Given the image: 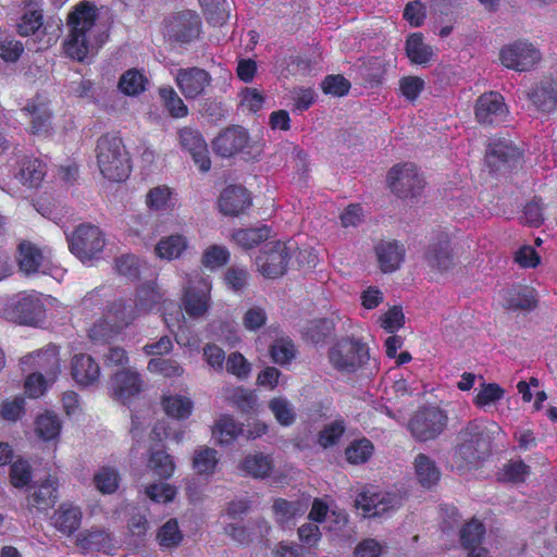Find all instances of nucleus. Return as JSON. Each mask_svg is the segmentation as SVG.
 Wrapping results in <instances>:
<instances>
[{
  "mask_svg": "<svg viewBox=\"0 0 557 557\" xmlns=\"http://www.w3.org/2000/svg\"><path fill=\"white\" fill-rule=\"evenodd\" d=\"M498 425L483 418L472 419L461 428L453 448V461L459 471L471 470L492 454L493 432Z\"/></svg>",
  "mask_w": 557,
  "mask_h": 557,
  "instance_id": "nucleus-1",
  "label": "nucleus"
},
{
  "mask_svg": "<svg viewBox=\"0 0 557 557\" xmlns=\"http://www.w3.org/2000/svg\"><path fill=\"white\" fill-rule=\"evenodd\" d=\"M98 17V7L89 0L78 2L67 13L69 34L64 41V51L70 59L83 63L96 48L91 42V32L96 27Z\"/></svg>",
  "mask_w": 557,
  "mask_h": 557,
  "instance_id": "nucleus-2",
  "label": "nucleus"
},
{
  "mask_svg": "<svg viewBox=\"0 0 557 557\" xmlns=\"http://www.w3.org/2000/svg\"><path fill=\"white\" fill-rule=\"evenodd\" d=\"M97 164L109 182H124L132 173V158L123 140L113 133H106L97 141Z\"/></svg>",
  "mask_w": 557,
  "mask_h": 557,
  "instance_id": "nucleus-3",
  "label": "nucleus"
},
{
  "mask_svg": "<svg viewBox=\"0 0 557 557\" xmlns=\"http://www.w3.org/2000/svg\"><path fill=\"white\" fill-rule=\"evenodd\" d=\"M331 367L342 374H355L370 363V348L362 338L354 335L334 341L327 351Z\"/></svg>",
  "mask_w": 557,
  "mask_h": 557,
  "instance_id": "nucleus-4",
  "label": "nucleus"
},
{
  "mask_svg": "<svg viewBox=\"0 0 557 557\" xmlns=\"http://www.w3.org/2000/svg\"><path fill=\"white\" fill-rule=\"evenodd\" d=\"M138 314L135 307L119 298L109 304L104 318L90 327L89 337L94 342H108L131 325Z\"/></svg>",
  "mask_w": 557,
  "mask_h": 557,
  "instance_id": "nucleus-5",
  "label": "nucleus"
},
{
  "mask_svg": "<svg viewBox=\"0 0 557 557\" xmlns=\"http://www.w3.org/2000/svg\"><path fill=\"white\" fill-rule=\"evenodd\" d=\"M163 25H165V35L169 41L180 48L191 46L203 35L202 17L193 10L171 13L163 21Z\"/></svg>",
  "mask_w": 557,
  "mask_h": 557,
  "instance_id": "nucleus-6",
  "label": "nucleus"
},
{
  "mask_svg": "<svg viewBox=\"0 0 557 557\" xmlns=\"http://www.w3.org/2000/svg\"><path fill=\"white\" fill-rule=\"evenodd\" d=\"M45 312L44 301L27 292L12 296L0 307L2 318L22 325H35L44 319Z\"/></svg>",
  "mask_w": 557,
  "mask_h": 557,
  "instance_id": "nucleus-7",
  "label": "nucleus"
},
{
  "mask_svg": "<svg viewBox=\"0 0 557 557\" xmlns=\"http://www.w3.org/2000/svg\"><path fill=\"white\" fill-rule=\"evenodd\" d=\"M449 417L437 406H422L409 418L408 431L420 443L436 440L447 428Z\"/></svg>",
  "mask_w": 557,
  "mask_h": 557,
  "instance_id": "nucleus-8",
  "label": "nucleus"
},
{
  "mask_svg": "<svg viewBox=\"0 0 557 557\" xmlns=\"http://www.w3.org/2000/svg\"><path fill=\"white\" fill-rule=\"evenodd\" d=\"M391 191L400 199L416 198L424 187V180L416 163H397L386 177Z\"/></svg>",
  "mask_w": 557,
  "mask_h": 557,
  "instance_id": "nucleus-9",
  "label": "nucleus"
},
{
  "mask_svg": "<svg viewBox=\"0 0 557 557\" xmlns=\"http://www.w3.org/2000/svg\"><path fill=\"white\" fill-rule=\"evenodd\" d=\"M67 242L70 251L83 262L97 258L104 248L102 231L90 224L76 227Z\"/></svg>",
  "mask_w": 557,
  "mask_h": 557,
  "instance_id": "nucleus-10",
  "label": "nucleus"
},
{
  "mask_svg": "<svg viewBox=\"0 0 557 557\" xmlns=\"http://www.w3.org/2000/svg\"><path fill=\"white\" fill-rule=\"evenodd\" d=\"M211 301V282L203 276L196 275L190 280L181 297V305L190 318H200L207 314Z\"/></svg>",
  "mask_w": 557,
  "mask_h": 557,
  "instance_id": "nucleus-11",
  "label": "nucleus"
},
{
  "mask_svg": "<svg viewBox=\"0 0 557 557\" xmlns=\"http://www.w3.org/2000/svg\"><path fill=\"white\" fill-rule=\"evenodd\" d=\"M290 259L292 253L286 244L277 240L268 244L260 251L256 263L258 270L265 278L275 280L286 272Z\"/></svg>",
  "mask_w": 557,
  "mask_h": 557,
  "instance_id": "nucleus-12",
  "label": "nucleus"
},
{
  "mask_svg": "<svg viewBox=\"0 0 557 557\" xmlns=\"http://www.w3.org/2000/svg\"><path fill=\"white\" fill-rule=\"evenodd\" d=\"M174 82L185 99L194 100L206 95L212 76L206 69L193 65L177 69Z\"/></svg>",
  "mask_w": 557,
  "mask_h": 557,
  "instance_id": "nucleus-13",
  "label": "nucleus"
},
{
  "mask_svg": "<svg viewBox=\"0 0 557 557\" xmlns=\"http://www.w3.org/2000/svg\"><path fill=\"white\" fill-rule=\"evenodd\" d=\"M542 59L541 51L532 44L523 40H517L500 49L499 60L508 69L516 71H528L539 63Z\"/></svg>",
  "mask_w": 557,
  "mask_h": 557,
  "instance_id": "nucleus-14",
  "label": "nucleus"
},
{
  "mask_svg": "<svg viewBox=\"0 0 557 557\" xmlns=\"http://www.w3.org/2000/svg\"><path fill=\"white\" fill-rule=\"evenodd\" d=\"M509 114L505 98L499 92L482 94L475 100L474 116L481 125H497L504 123Z\"/></svg>",
  "mask_w": 557,
  "mask_h": 557,
  "instance_id": "nucleus-15",
  "label": "nucleus"
},
{
  "mask_svg": "<svg viewBox=\"0 0 557 557\" xmlns=\"http://www.w3.org/2000/svg\"><path fill=\"white\" fill-rule=\"evenodd\" d=\"M522 159V152L506 138H495L488 145L485 162L492 172L517 165Z\"/></svg>",
  "mask_w": 557,
  "mask_h": 557,
  "instance_id": "nucleus-16",
  "label": "nucleus"
},
{
  "mask_svg": "<svg viewBox=\"0 0 557 557\" xmlns=\"http://www.w3.org/2000/svg\"><path fill=\"white\" fill-rule=\"evenodd\" d=\"M45 26L44 0H24L15 23V32L22 37L37 35Z\"/></svg>",
  "mask_w": 557,
  "mask_h": 557,
  "instance_id": "nucleus-17",
  "label": "nucleus"
},
{
  "mask_svg": "<svg viewBox=\"0 0 557 557\" xmlns=\"http://www.w3.org/2000/svg\"><path fill=\"white\" fill-rule=\"evenodd\" d=\"M181 147L188 150L194 163L201 172H208L211 168L209 150L201 132L191 127H184L178 131Z\"/></svg>",
  "mask_w": 557,
  "mask_h": 557,
  "instance_id": "nucleus-18",
  "label": "nucleus"
},
{
  "mask_svg": "<svg viewBox=\"0 0 557 557\" xmlns=\"http://www.w3.org/2000/svg\"><path fill=\"white\" fill-rule=\"evenodd\" d=\"M248 140L249 136L245 128L232 126L215 136L212 140V149L218 156L230 158L244 150Z\"/></svg>",
  "mask_w": 557,
  "mask_h": 557,
  "instance_id": "nucleus-19",
  "label": "nucleus"
},
{
  "mask_svg": "<svg viewBox=\"0 0 557 557\" xmlns=\"http://www.w3.org/2000/svg\"><path fill=\"white\" fill-rule=\"evenodd\" d=\"M251 205L249 191L242 185H227L218 198V209L226 216H239Z\"/></svg>",
  "mask_w": 557,
  "mask_h": 557,
  "instance_id": "nucleus-20",
  "label": "nucleus"
},
{
  "mask_svg": "<svg viewBox=\"0 0 557 557\" xmlns=\"http://www.w3.org/2000/svg\"><path fill=\"white\" fill-rule=\"evenodd\" d=\"M424 259L431 268H435L441 272L448 271L455 267L454 252L447 233H438L436 240L426 248Z\"/></svg>",
  "mask_w": 557,
  "mask_h": 557,
  "instance_id": "nucleus-21",
  "label": "nucleus"
},
{
  "mask_svg": "<svg viewBox=\"0 0 557 557\" xmlns=\"http://www.w3.org/2000/svg\"><path fill=\"white\" fill-rule=\"evenodd\" d=\"M140 374L136 371L124 369L111 376V394L113 397L126 404L141 391Z\"/></svg>",
  "mask_w": 557,
  "mask_h": 557,
  "instance_id": "nucleus-22",
  "label": "nucleus"
},
{
  "mask_svg": "<svg viewBox=\"0 0 557 557\" xmlns=\"http://www.w3.org/2000/svg\"><path fill=\"white\" fill-rule=\"evenodd\" d=\"M70 371L73 381L81 386H89L100 379V366L91 356L79 352L72 357Z\"/></svg>",
  "mask_w": 557,
  "mask_h": 557,
  "instance_id": "nucleus-23",
  "label": "nucleus"
},
{
  "mask_svg": "<svg viewBox=\"0 0 557 557\" xmlns=\"http://www.w3.org/2000/svg\"><path fill=\"white\" fill-rule=\"evenodd\" d=\"M505 308L516 311H533L539 307V294L528 285H515L506 292Z\"/></svg>",
  "mask_w": 557,
  "mask_h": 557,
  "instance_id": "nucleus-24",
  "label": "nucleus"
},
{
  "mask_svg": "<svg viewBox=\"0 0 557 557\" xmlns=\"http://www.w3.org/2000/svg\"><path fill=\"white\" fill-rule=\"evenodd\" d=\"M15 258L18 270L26 275L38 273L46 262L42 250L28 240L18 244Z\"/></svg>",
  "mask_w": 557,
  "mask_h": 557,
  "instance_id": "nucleus-25",
  "label": "nucleus"
},
{
  "mask_svg": "<svg viewBox=\"0 0 557 557\" xmlns=\"http://www.w3.org/2000/svg\"><path fill=\"white\" fill-rule=\"evenodd\" d=\"M528 99L542 113L557 110V81L545 79L539 83L528 94Z\"/></svg>",
  "mask_w": 557,
  "mask_h": 557,
  "instance_id": "nucleus-26",
  "label": "nucleus"
},
{
  "mask_svg": "<svg viewBox=\"0 0 557 557\" xmlns=\"http://www.w3.org/2000/svg\"><path fill=\"white\" fill-rule=\"evenodd\" d=\"M376 260L384 273H392L399 269L405 259V248L397 240L381 242L374 248Z\"/></svg>",
  "mask_w": 557,
  "mask_h": 557,
  "instance_id": "nucleus-27",
  "label": "nucleus"
},
{
  "mask_svg": "<svg viewBox=\"0 0 557 557\" xmlns=\"http://www.w3.org/2000/svg\"><path fill=\"white\" fill-rule=\"evenodd\" d=\"M76 545L83 553H110L114 549L112 535L103 529H91L79 532L76 537Z\"/></svg>",
  "mask_w": 557,
  "mask_h": 557,
  "instance_id": "nucleus-28",
  "label": "nucleus"
},
{
  "mask_svg": "<svg viewBox=\"0 0 557 557\" xmlns=\"http://www.w3.org/2000/svg\"><path fill=\"white\" fill-rule=\"evenodd\" d=\"M51 519L55 530L65 535H71L81 528L83 512L81 507L70 503H63L60 505L59 509L54 511Z\"/></svg>",
  "mask_w": 557,
  "mask_h": 557,
  "instance_id": "nucleus-29",
  "label": "nucleus"
},
{
  "mask_svg": "<svg viewBox=\"0 0 557 557\" xmlns=\"http://www.w3.org/2000/svg\"><path fill=\"white\" fill-rule=\"evenodd\" d=\"M22 111L30 117V131L33 134L50 132L52 115L47 103L32 99L22 108Z\"/></svg>",
  "mask_w": 557,
  "mask_h": 557,
  "instance_id": "nucleus-30",
  "label": "nucleus"
},
{
  "mask_svg": "<svg viewBox=\"0 0 557 557\" xmlns=\"http://www.w3.org/2000/svg\"><path fill=\"white\" fill-rule=\"evenodd\" d=\"M356 503L363 509L367 517H381L397 504V498L382 493H373L370 496L362 493Z\"/></svg>",
  "mask_w": 557,
  "mask_h": 557,
  "instance_id": "nucleus-31",
  "label": "nucleus"
},
{
  "mask_svg": "<svg viewBox=\"0 0 557 557\" xmlns=\"http://www.w3.org/2000/svg\"><path fill=\"white\" fill-rule=\"evenodd\" d=\"M47 174L46 163L37 158L25 157L20 163L18 181L30 188H37Z\"/></svg>",
  "mask_w": 557,
  "mask_h": 557,
  "instance_id": "nucleus-32",
  "label": "nucleus"
},
{
  "mask_svg": "<svg viewBox=\"0 0 557 557\" xmlns=\"http://www.w3.org/2000/svg\"><path fill=\"white\" fill-rule=\"evenodd\" d=\"M162 297L154 282L144 283L137 288L134 307L139 314L150 313L158 309Z\"/></svg>",
  "mask_w": 557,
  "mask_h": 557,
  "instance_id": "nucleus-33",
  "label": "nucleus"
},
{
  "mask_svg": "<svg viewBox=\"0 0 557 557\" xmlns=\"http://www.w3.org/2000/svg\"><path fill=\"white\" fill-rule=\"evenodd\" d=\"M414 469L418 482L425 488H431L441 480V470L435 461L423 453L417 455Z\"/></svg>",
  "mask_w": 557,
  "mask_h": 557,
  "instance_id": "nucleus-34",
  "label": "nucleus"
},
{
  "mask_svg": "<svg viewBox=\"0 0 557 557\" xmlns=\"http://www.w3.org/2000/svg\"><path fill=\"white\" fill-rule=\"evenodd\" d=\"M149 86V79L143 70L132 67L126 70L120 77L117 87L120 91L128 97L141 95Z\"/></svg>",
  "mask_w": 557,
  "mask_h": 557,
  "instance_id": "nucleus-35",
  "label": "nucleus"
},
{
  "mask_svg": "<svg viewBox=\"0 0 557 557\" xmlns=\"http://www.w3.org/2000/svg\"><path fill=\"white\" fill-rule=\"evenodd\" d=\"M405 49L411 64H428L432 60V48L423 42V34L420 32L407 37Z\"/></svg>",
  "mask_w": 557,
  "mask_h": 557,
  "instance_id": "nucleus-36",
  "label": "nucleus"
},
{
  "mask_svg": "<svg viewBox=\"0 0 557 557\" xmlns=\"http://www.w3.org/2000/svg\"><path fill=\"white\" fill-rule=\"evenodd\" d=\"M187 248L188 240L186 236L172 234L159 240L156 246V253L159 258L171 261L177 259Z\"/></svg>",
  "mask_w": 557,
  "mask_h": 557,
  "instance_id": "nucleus-37",
  "label": "nucleus"
},
{
  "mask_svg": "<svg viewBox=\"0 0 557 557\" xmlns=\"http://www.w3.org/2000/svg\"><path fill=\"white\" fill-rule=\"evenodd\" d=\"M161 104L174 119L188 116L189 109L172 86H162L158 90Z\"/></svg>",
  "mask_w": 557,
  "mask_h": 557,
  "instance_id": "nucleus-38",
  "label": "nucleus"
},
{
  "mask_svg": "<svg viewBox=\"0 0 557 557\" xmlns=\"http://www.w3.org/2000/svg\"><path fill=\"white\" fill-rule=\"evenodd\" d=\"M243 432V424L235 421L232 416H222L212 429V435L221 445L232 444Z\"/></svg>",
  "mask_w": 557,
  "mask_h": 557,
  "instance_id": "nucleus-39",
  "label": "nucleus"
},
{
  "mask_svg": "<svg viewBox=\"0 0 557 557\" xmlns=\"http://www.w3.org/2000/svg\"><path fill=\"white\" fill-rule=\"evenodd\" d=\"M335 332V323L331 318H319L312 320L302 335L305 341L314 345L323 344Z\"/></svg>",
  "mask_w": 557,
  "mask_h": 557,
  "instance_id": "nucleus-40",
  "label": "nucleus"
},
{
  "mask_svg": "<svg viewBox=\"0 0 557 557\" xmlns=\"http://www.w3.org/2000/svg\"><path fill=\"white\" fill-rule=\"evenodd\" d=\"M244 472L256 479H264L273 469V460L262 453L247 455L240 463Z\"/></svg>",
  "mask_w": 557,
  "mask_h": 557,
  "instance_id": "nucleus-41",
  "label": "nucleus"
},
{
  "mask_svg": "<svg viewBox=\"0 0 557 557\" xmlns=\"http://www.w3.org/2000/svg\"><path fill=\"white\" fill-rule=\"evenodd\" d=\"M271 230L267 225L257 228L238 230L233 233L235 244L243 249H252L270 237Z\"/></svg>",
  "mask_w": 557,
  "mask_h": 557,
  "instance_id": "nucleus-42",
  "label": "nucleus"
},
{
  "mask_svg": "<svg viewBox=\"0 0 557 557\" xmlns=\"http://www.w3.org/2000/svg\"><path fill=\"white\" fill-rule=\"evenodd\" d=\"M207 22L211 26H223L230 16L226 0H198Z\"/></svg>",
  "mask_w": 557,
  "mask_h": 557,
  "instance_id": "nucleus-43",
  "label": "nucleus"
},
{
  "mask_svg": "<svg viewBox=\"0 0 557 557\" xmlns=\"http://www.w3.org/2000/svg\"><path fill=\"white\" fill-rule=\"evenodd\" d=\"M57 499V483L52 480H47L42 483L36 484L30 495V502L38 510H47L51 508Z\"/></svg>",
  "mask_w": 557,
  "mask_h": 557,
  "instance_id": "nucleus-44",
  "label": "nucleus"
},
{
  "mask_svg": "<svg viewBox=\"0 0 557 557\" xmlns=\"http://www.w3.org/2000/svg\"><path fill=\"white\" fill-rule=\"evenodd\" d=\"M120 473L111 466H101L94 475V483L96 488L102 495L114 494L120 485Z\"/></svg>",
  "mask_w": 557,
  "mask_h": 557,
  "instance_id": "nucleus-45",
  "label": "nucleus"
},
{
  "mask_svg": "<svg viewBox=\"0 0 557 557\" xmlns=\"http://www.w3.org/2000/svg\"><path fill=\"white\" fill-rule=\"evenodd\" d=\"M157 543L161 549L176 548L184 540V534L178 529L175 518H171L157 531Z\"/></svg>",
  "mask_w": 557,
  "mask_h": 557,
  "instance_id": "nucleus-46",
  "label": "nucleus"
},
{
  "mask_svg": "<svg viewBox=\"0 0 557 557\" xmlns=\"http://www.w3.org/2000/svg\"><path fill=\"white\" fill-rule=\"evenodd\" d=\"M145 203L156 212L171 211L174 203L172 201V189L168 185H159L146 194Z\"/></svg>",
  "mask_w": 557,
  "mask_h": 557,
  "instance_id": "nucleus-47",
  "label": "nucleus"
},
{
  "mask_svg": "<svg viewBox=\"0 0 557 557\" xmlns=\"http://www.w3.org/2000/svg\"><path fill=\"white\" fill-rule=\"evenodd\" d=\"M346 432L345 419L339 417L326 424L318 432L317 442L321 448L329 449L335 446Z\"/></svg>",
  "mask_w": 557,
  "mask_h": 557,
  "instance_id": "nucleus-48",
  "label": "nucleus"
},
{
  "mask_svg": "<svg viewBox=\"0 0 557 557\" xmlns=\"http://www.w3.org/2000/svg\"><path fill=\"white\" fill-rule=\"evenodd\" d=\"M161 404L166 414L178 420L187 419L194 406L190 398L180 395L163 397Z\"/></svg>",
  "mask_w": 557,
  "mask_h": 557,
  "instance_id": "nucleus-49",
  "label": "nucleus"
},
{
  "mask_svg": "<svg viewBox=\"0 0 557 557\" xmlns=\"http://www.w3.org/2000/svg\"><path fill=\"white\" fill-rule=\"evenodd\" d=\"M485 533L486 528L476 519L465 523L459 532L461 547L463 549L479 547Z\"/></svg>",
  "mask_w": 557,
  "mask_h": 557,
  "instance_id": "nucleus-50",
  "label": "nucleus"
},
{
  "mask_svg": "<svg viewBox=\"0 0 557 557\" xmlns=\"http://www.w3.org/2000/svg\"><path fill=\"white\" fill-rule=\"evenodd\" d=\"M149 467L152 472L161 480H169L172 478L175 463L170 454L164 450H153L150 455Z\"/></svg>",
  "mask_w": 557,
  "mask_h": 557,
  "instance_id": "nucleus-51",
  "label": "nucleus"
},
{
  "mask_svg": "<svg viewBox=\"0 0 557 557\" xmlns=\"http://www.w3.org/2000/svg\"><path fill=\"white\" fill-rule=\"evenodd\" d=\"M62 425L54 413H42L35 420V432L38 437L51 441L60 435Z\"/></svg>",
  "mask_w": 557,
  "mask_h": 557,
  "instance_id": "nucleus-52",
  "label": "nucleus"
},
{
  "mask_svg": "<svg viewBox=\"0 0 557 557\" xmlns=\"http://www.w3.org/2000/svg\"><path fill=\"white\" fill-rule=\"evenodd\" d=\"M216 465H219V457L214 448L202 447L195 450L193 467L198 474H212Z\"/></svg>",
  "mask_w": 557,
  "mask_h": 557,
  "instance_id": "nucleus-53",
  "label": "nucleus"
},
{
  "mask_svg": "<svg viewBox=\"0 0 557 557\" xmlns=\"http://www.w3.org/2000/svg\"><path fill=\"white\" fill-rule=\"evenodd\" d=\"M373 444L370 440L363 437L349 444L345 450L346 459L350 465H363L373 454Z\"/></svg>",
  "mask_w": 557,
  "mask_h": 557,
  "instance_id": "nucleus-54",
  "label": "nucleus"
},
{
  "mask_svg": "<svg viewBox=\"0 0 557 557\" xmlns=\"http://www.w3.org/2000/svg\"><path fill=\"white\" fill-rule=\"evenodd\" d=\"M530 473V467L523 460H517L504 465V468L498 472V482L520 483L525 482Z\"/></svg>",
  "mask_w": 557,
  "mask_h": 557,
  "instance_id": "nucleus-55",
  "label": "nucleus"
},
{
  "mask_svg": "<svg viewBox=\"0 0 557 557\" xmlns=\"http://www.w3.org/2000/svg\"><path fill=\"white\" fill-rule=\"evenodd\" d=\"M270 359L275 364H288L296 356V349L292 341L280 338L272 343L269 347Z\"/></svg>",
  "mask_w": 557,
  "mask_h": 557,
  "instance_id": "nucleus-56",
  "label": "nucleus"
},
{
  "mask_svg": "<svg viewBox=\"0 0 557 557\" xmlns=\"http://www.w3.org/2000/svg\"><path fill=\"white\" fill-rule=\"evenodd\" d=\"M269 409L273 412L277 422L282 426H290L296 421V413L290 403L286 398H272L269 401Z\"/></svg>",
  "mask_w": 557,
  "mask_h": 557,
  "instance_id": "nucleus-57",
  "label": "nucleus"
},
{
  "mask_svg": "<svg viewBox=\"0 0 557 557\" xmlns=\"http://www.w3.org/2000/svg\"><path fill=\"white\" fill-rule=\"evenodd\" d=\"M25 47L11 35L0 34V59L7 63H15L23 55Z\"/></svg>",
  "mask_w": 557,
  "mask_h": 557,
  "instance_id": "nucleus-58",
  "label": "nucleus"
},
{
  "mask_svg": "<svg viewBox=\"0 0 557 557\" xmlns=\"http://www.w3.org/2000/svg\"><path fill=\"white\" fill-rule=\"evenodd\" d=\"M505 397V388L497 383H482L481 389L473 398V404L478 408L486 407Z\"/></svg>",
  "mask_w": 557,
  "mask_h": 557,
  "instance_id": "nucleus-59",
  "label": "nucleus"
},
{
  "mask_svg": "<svg viewBox=\"0 0 557 557\" xmlns=\"http://www.w3.org/2000/svg\"><path fill=\"white\" fill-rule=\"evenodd\" d=\"M320 86L324 95L345 97L348 95L351 84L343 75H327Z\"/></svg>",
  "mask_w": 557,
  "mask_h": 557,
  "instance_id": "nucleus-60",
  "label": "nucleus"
},
{
  "mask_svg": "<svg viewBox=\"0 0 557 557\" xmlns=\"http://www.w3.org/2000/svg\"><path fill=\"white\" fill-rule=\"evenodd\" d=\"M230 261V252L226 247L212 245L206 248L201 262L206 268L215 269L224 267Z\"/></svg>",
  "mask_w": 557,
  "mask_h": 557,
  "instance_id": "nucleus-61",
  "label": "nucleus"
},
{
  "mask_svg": "<svg viewBox=\"0 0 557 557\" xmlns=\"http://www.w3.org/2000/svg\"><path fill=\"white\" fill-rule=\"evenodd\" d=\"M227 373L236 376L239 380H245L249 376L251 367L244 355L239 351H232L225 361Z\"/></svg>",
  "mask_w": 557,
  "mask_h": 557,
  "instance_id": "nucleus-62",
  "label": "nucleus"
},
{
  "mask_svg": "<svg viewBox=\"0 0 557 557\" xmlns=\"http://www.w3.org/2000/svg\"><path fill=\"white\" fill-rule=\"evenodd\" d=\"M32 480V467L26 460L17 459L11 463L10 481L14 487L22 488Z\"/></svg>",
  "mask_w": 557,
  "mask_h": 557,
  "instance_id": "nucleus-63",
  "label": "nucleus"
},
{
  "mask_svg": "<svg viewBox=\"0 0 557 557\" xmlns=\"http://www.w3.org/2000/svg\"><path fill=\"white\" fill-rule=\"evenodd\" d=\"M150 371L166 377H178L184 374V368L173 359L154 358L148 363Z\"/></svg>",
  "mask_w": 557,
  "mask_h": 557,
  "instance_id": "nucleus-64",
  "label": "nucleus"
}]
</instances>
